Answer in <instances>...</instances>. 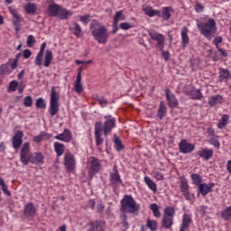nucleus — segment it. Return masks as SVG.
<instances>
[{"label":"nucleus","instance_id":"nucleus-25","mask_svg":"<svg viewBox=\"0 0 231 231\" xmlns=\"http://www.w3.org/2000/svg\"><path fill=\"white\" fill-rule=\"evenodd\" d=\"M223 102H225V99L223 98V96H221V95L212 96L208 99V104H209L210 107L219 106V104H223Z\"/></svg>","mask_w":231,"mask_h":231},{"label":"nucleus","instance_id":"nucleus-14","mask_svg":"<svg viewBox=\"0 0 231 231\" xmlns=\"http://www.w3.org/2000/svg\"><path fill=\"white\" fill-rule=\"evenodd\" d=\"M24 136V133L23 131H16L14 135L13 136V147L14 149H20L21 145H23V137Z\"/></svg>","mask_w":231,"mask_h":231},{"label":"nucleus","instance_id":"nucleus-63","mask_svg":"<svg viewBox=\"0 0 231 231\" xmlns=\"http://www.w3.org/2000/svg\"><path fill=\"white\" fill-rule=\"evenodd\" d=\"M23 55L25 59H30V57H32V51H30L29 49L24 50Z\"/></svg>","mask_w":231,"mask_h":231},{"label":"nucleus","instance_id":"nucleus-37","mask_svg":"<svg viewBox=\"0 0 231 231\" xmlns=\"http://www.w3.org/2000/svg\"><path fill=\"white\" fill-rule=\"evenodd\" d=\"M24 10L26 14H29L31 15H33L37 12V5L33 3H29L24 5Z\"/></svg>","mask_w":231,"mask_h":231},{"label":"nucleus","instance_id":"nucleus-30","mask_svg":"<svg viewBox=\"0 0 231 231\" xmlns=\"http://www.w3.org/2000/svg\"><path fill=\"white\" fill-rule=\"evenodd\" d=\"M167 115V106L165 105V102L161 101L159 105V109L157 112V116L160 120L164 118V116Z\"/></svg>","mask_w":231,"mask_h":231},{"label":"nucleus","instance_id":"nucleus-10","mask_svg":"<svg viewBox=\"0 0 231 231\" xmlns=\"http://www.w3.org/2000/svg\"><path fill=\"white\" fill-rule=\"evenodd\" d=\"M194 149H196V145L189 143L185 139H182L179 143V151L181 154H189Z\"/></svg>","mask_w":231,"mask_h":231},{"label":"nucleus","instance_id":"nucleus-46","mask_svg":"<svg viewBox=\"0 0 231 231\" xmlns=\"http://www.w3.org/2000/svg\"><path fill=\"white\" fill-rule=\"evenodd\" d=\"M33 104V99L31 97V96H27L23 98V106L25 107H32Z\"/></svg>","mask_w":231,"mask_h":231},{"label":"nucleus","instance_id":"nucleus-43","mask_svg":"<svg viewBox=\"0 0 231 231\" xmlns=\"http://www.w3.org/2000/svg\"><path fill=\"white\" fill-rule=\"evenodd\" d=\"M10 73H12V69H10L8 62L0 66V75H10Z\"/></svg>","mask_w":231,"mask_h":231},{"label":"nucleus","instance_id":"nucleus-56","mask_svg":"<svg viewBox=\"0 0 231 231\" xmlns=\"http://www.w3.org/2000/svg\"><path fill=\"white\" fill-rule=\"evenodd\" d=\"M207 133L209 138H218V136L216 135V132L214 131V128L212 127H208L207 130Z\"/></svg>","mask_w":231,"mask_h":231},{"label":"nucleus","instance_id":"nucleus-26","mask_svg":"<svg viewBox=\"0 0 231 231\" xmlns=\"http://www.w3.org/2000/svg\"><path fill=\"white\" fill-rule=\"evenodd\" d=\"M143 181L153 194L158 192V185H156V182H154V180H152L149 176H144Z\"/></svg>","mask_w":231,"mask_h":231},{"label":"nucleus","instance_id":"nucleus-23","mask_svg":"<svg viewBox=\"0 0 231 231\" xmlns=\"http://www.w3.org/2000/svg\"><path fill=\"white\" fill-rule=\"evenodd\" d=\"M60 5L55 4V2L51 1V3L49 5V15L50 17H57L59 15V13L60 12Z\"/></svg>","mask_w":231,"mask_h":231},{"label":"nucleus","instance_id":"nucleus-41","mask_svg":"<svg viewBox=\"0 0 231 231\" xmlns=\"http://www.w3.org/2000/svg\"><path fill=\"white\" fill-rule=\"evenodd\" d=\"M125 15L124 14V11H118L116 13L115 16H114V23L116 24H118V23H120V21H125Z\"/></svg>","mask_w":231,"mask_h":231},{"label":"nucleus","instance_id":"nucleus-34","mask_svg":"<svg viewBox=\"0 0 231 231\" xmlns=\"http://www.w3.org/2000/svg\"><path fill=\"white\" fill-rule=\"evenodd\" d=\"M58 15L60 19L64 21L66 19H69V17L73 15V12L60 7V13L58 14Z\"/></svg>","mask_w":231,"mask_h":231},{"label":"nucleus","instance_id":"nucleus-60","mask_svg":"<svg viewBox=\"0 0 231 231\" xmlns=\"http://www.w3.org/2000/svg\"><path fill=\"white\" fill-rule=\"evenodd\" d=\"M122 219V223H123V226L125 230H127L129 228V223L127 222V216L123 215L121 217Z\"/></svg>","mask_w":231,"mask_h":231},{"label":"nucleus","instance_id":"nucleus-33","mask_svg":"<svg viewBox=\"0 0 231 231\" xmlns=\"http://www.w3.org/2000/svg\"><path fill=\"white\" fill-rule=\"evenodd\" d=\"M172 225H174V218H171V217H162V226H164V228L171 229L172 228Z\"/></svg>","mask_w":231,"mask_h":231},{"label":"nucleus","instance_id":"nucleus-31","mask_svg":"<svg viewBox=\"0 0 231 231\" xmlns=\"http://www.w3.org/2000/svg\"><path fill=\"white\" fill-rule=\"evenodd\" d=\"M218 78L220 82H223L224 80H230L231 73L226 69H220Z\"/></svg>","mask_w":231,"mask_h":231},{"label":"nucleus","instance_id":"nucleus-18","mask_svg":"<svg viewBox=\"0 0 231 231\" xmlns=\"http://www.w3.org/2000/svg\"><path fill=\"white\" fill-rule=\"evenodd\" d=\"M197 155L202 158V160L208 162L214 156V151L212 149L203 148L197 152Z\"/></svg>","mask_w":231,"mask_h":231},{"label":"nucleus","instance_id":"nucleus-32","mask_svg":"<svg viewBox=\"0 0 231 231\" xmlns=\"http://www.w3.org/2000/svg\"><path fill=\"white\" fill-rule=\"evenodd\" d=\"M230 120V116L228 115H223L222 117L219 119L217 127L218 129H225L226 127V125L228 124V121Z\"/></svg>","mask_w":231,"mask_h":231},{"label":"nucleus","instance_id":"nucleus-48","mask_svg":"<svg viewBox=\"0 0 231 231\" xmlns=\"http://www.w3.org/2000/svg\"><path fill=\"white\" fill-rule=\"evenodd\" d=\"M36 107L38 109H45L46 108V104L44 103V99H42V97H40L36 100Z\"/></svg>","mask_w":231,"mask_h":231},{"label":"nucleus","instance_id":"nucleus-49","mask_svg":"<svg viewBox=\"0 0 231 231\" xmlns=\"http://www.w3.org/2000/svg\"><path fill=\"white\" fill-rule=\"evenodd\" d=\"M79 21L83 23V24H88L89 21H91V14H85V15H80L79 16Z\"/></svg>","mask_w":231,"mask_h":231},{"label":"nucleus","instance_id":"nucleus-64","mask_svg":"<svg viewBox=\"0 0 231 231\" xmlns=\"http://www.w3.org/2000/svg\"><path fill=\"white\" fill-rule=\"evenodd\" d=\"M226 171L228 172V174H231V160L226 162Z\"/></svg>","mask_w":231,"mask_h":231},{"label":"nucleus","instance_id":"nucleus-27","mask_svg":"<svg viewBox=\"0 0 231 231\" xmlns=\"http://www.w3.org/2000/svg\"><path fill=\"white\" fill-rule=\"evenodd\" d=\"M53 149L58 158H60L64 154V151H66V146L62 143L55 142L53 143Z\"/></svg>","mask_w":231,"mask_h":231},{"label":"nucleus","instance_id":"nucleus-54","mask_svg":"<svg viewBox=\"0 0 231 231\" xmlns=\"http://www.w3.org/2000/svg\"><path fill=\"white\" fill-rule=\"evenodd\" d=\"M96 144L102 145L104 143V138H102L101 134H95Z\"/></svg>","mask_w":231,"mask_h":231},{"label":"nucleus","instance_id":"nucleus-15","mask_svg":"<svg viewBox=\"0 0 231 231\" xmlns=\"http://www.w3.org/2000/svg\"><path fill=\"white\" fill-rule=\"evenodd\" d=\"M166 98L168 100L170 107L176 108L178 107V106H180L178 98H176V96H174V93H172L170 88L166 89Z\"/></svg>","mask_w":231,"mask_h":231},{"label":"nucleus","instance_id":"nucleus-53","mask_svg":"<svg viewBox=\"0 0 231 231\" xmlns=\"http://www.w3.org/2000/svg\"><path fill=\"white\" fill-rule=\"evenodd\" d=\"M18 87H19V82H17L16 80H13L9 84V91H16Z\"/></svg>","mask_w":231,"mask_h":231},{"label":"nucleus","instance_id":"nucleus-40","mask_svg":"<svg viewBox=\"0 0 231 231\" xmlns=\"http://www.w3.org/2000/svg\"><path fill=\"white\" fill-rule=\"evenodd\" d=\"M190 178L192 180L193 185H196V187H199L202 184L203 179L201 178V175L193 173L190 175Z\"/></svg>","mask_w":231,"mask_h":231},{"label":"nucleus","instance_id":"nucleus-39","mask_svg":"<svg viewBox=\"0 0 231 231\" xmlns=\"http://www.w3.org/2000/svg\"><path fill=\"white\" fill-rule=\"evenodd\" d=\"M171 12H172V7L171 6L164 7L162 14V21H169V19H171Z\"/></svg>","mask_w":231,"mask_h":231},{"label":"nucleus","instance_id":"nucleus-51","mask_svg":"<svg viewBox=\"0 0 231 231\" xmlns=\"http://www.w3.org/2000/svg\"><path fill=\"white\" fill-rule=\"evenodd\" d=\"M208 143L213 145L214 147H217V149H219V140H217V137H210Z\"/></svg>","mask_w":231,"mask_h":231},{"label":"nucleus","instance_id":"nucleus-7","mask_svg":"<svg viewBox=\"0 0 231 231\" xmlns=\"http://www.w3.org/2000/svg\"><path fill=\"white\" fill-rule=\"evenodd\" d=\"M30 143H24L22 145L21 152H20V161L22 162L23 165H28L32 162V153L30 152Z\"/></svg>","mask_w":231,"mask_h":231},{"label":"nucleus","instance_id":"nucleus-38","mask_svg":"<svg viewBox=\"0 0 231 231\" xmlns=\"http://www.w3.org/2000/svg\"><path fill=\"white\" fill-rule=\"evenodd\" d=\"M150 210H152L153 216L155 217H162V211H160V207H158V204L152 203L150 204Z\"/></svg>","mask_w":231,"mask_h":231},{"label":"nucleus","instance_id":"nucleus-13","mask_svg":"<svg viewBox=\"0 0 231 231\" xmlns=\"http://www.w3.org/2000/svg\"><path fill=\"white\" fill-rule=\"evenodd\" d=\"M54 138L55 140H59L60 142L69 143V142L73 140V135L71 134V131H69V129H64L63 133L55 135Z\"/></svg>","mask_w":231,"mask_h":231},{"label":"nucleus","instance_id":"nucleus-28","mask_svg":"<svg viewBox=\"0 0 231 231\" xmlns=\"http://www.w3.org/2000/svg\"><path fill=\"white\" fill-rule=\"evenodd\" d=\"M74 90L79 95L84 91V87L82 86V78H80V74H77L76 80L74 82Z\"/></svg>","mask_w":231,"mask_h":231},{"label":"nucleus","instance_id":"nucleus-5","mask_svg":"<svg viewBox=\"0 0 231 231\" xmlns=\"http://www.w3.org/2000/svg\"><path fill=\"white\" fill-rule=\"evenodd\" d=\"M59 100H60V94L55 90V87H51L50 101L51 116H55L59 113Z\"/></svg>","mask_w":231,"mask_h":231},{"label":"nucleus","instance_id":"nucleus-9","mask_svg":"<svg viewBox=\"0 0 231 231\" xmlns=\"http://www.w3.org/2000/svg\"><path fill=\"white\" fill-rule=\"evenodd\" d=\"M64 165L69 172H73V171H75L77 162L75 160V155H73V153L69 152L64 153Z\"/></svg>","mask_w":231,"mask_h":231},{"label":"nucleus","instance_id":"nucleus-2","mask_svg":"<svg viewBox=\"0 0 231 231\" xmlns=\"http://www.w3.org/2000/svg\"><path fill=\"white\" fill-rule=\"evenodd\" d=\"M46 50V42L42 43L40 47V51L37 53L34 64L41 68V66H44V68H50L51 66V61L53 60V52L50 50L46 51L44 55V51Z\"/></svg>","mask_w":231,"mask_h":231},{"label":"nucleus","instance_id":"nucleus-24","mask_svg":"<svg viewBox=\"0 0 231 231\" xmlns=\"http://www.w3.org/2000/svg\"><path fill=\"white\" fill-rule=\"evenodd\" d=\"M143 11L144 12L145 15H148V17H160L162 15V11L154 10L149 5L144 6Z\"/></svg>","mask_w":231,"mask_h":231},{"label":"nucleus","instance_id":"nucleus-29","mask_svg":"<svg viewBox=\"0 0 231 231\" xmlns=\"http://www.w3.org/2000/svg\"><path fill=\"white\" fill-rule=\"evenodd\" d=\"M110 182L113 185L122 183V179L120 178V173H118V170L114 169V171L110 173Z\"/></svg>","mask_w":231,"mask_h":231},{"label":"nucleus","instance_id":"nucleus-42","mask_svg":"<svg viewBox=\"0 0 231 231\" xmlns=\"http://www.w3.org/2000/svg\"><path fill=\"white\" fill-rule=\"evenodd\" d=\"M174 214H176V210L174 209V208L171 206L165 208L163 214L164 217H171L174 219Z\"/></svg>","mask_w":231,"mask_h":231},{"label":"nucleus","instance_id":"nucleus-21","mask_svg":"<svg viewBox=\"0 0 231 231\" xmlns=\"http://www.w3.org/2000/svg\"><path fill=\"white\" fill-rule=\"evenodd\" d=\"M31 163H33L34 165H42L44 163V155L41 152L32 153Z\"/></svg>","mask_w":231,"mask_h":231},{"label":"nucleus","instance_id":"nucleus-6","mask_svg":"<svg viewBox=\"0 0 231 231\" xmlns=\"http://www.w3.org/2000/svg\"><path fill=\"white\" fill-rule=\"evenodd\" d=\"M148 35L152 41H155V48L160 50V51H163V48H165V36L154 30L148 31Z\"/></svg>","mask_w":231,"mask_h":231},{"label":"nucleus","instance_id":"nucleus-3","mask_svg":"<svg viewBox=\"0 0 231 231\" xmlns=\"http://www.w3.org/2000/svg\"><path fill=\"white\" fill-rule=\"evenodd\" d=\"M197 26L200 33L208 41H211L212 37L216 35V32H217L216 20L212 18L208 19L206 23H200L199 20H197Z\"/></svg>","mask_w":231,"mask_h":231},{"label":"nucleus","instance_id":"nucleus-50","mask_svg":"<svg viewBox=\"0 0 231 231\" xmlns=\"http://www.w3.org/2000/svg\"><path fill=\"white\" fill-rule=\"evenodd\" d=\"M21 21H23L21 14H18V16L13 17V24L15 26V28H19V26H21Z\"/></svg>","mask_w":231,"mask_h":231},{"label":"nucleus","instance_id":"nucleus-11","mask_svg":"<svg viewBox=\"0 0 231 231\" xmlns=\"http://www.w3.org/2000/svg\"><path fill=\"white\" fill-rule=\"evenodd\" d=\"M104 118L106 121L103 125V132H104V134H109V133H111V131L115 129V125H116V119L115 118L109 119V116H105Z\"/></svg>","mask_w":231,"mask_h":231},{"label":"nucleus","instance_id":"nucleus-8","mask_svg":"<svg viewBox=\"0 0 231 231\" xmlns=\"http://www.w3.org/2000/svg\"><path fill=\"white\" fill-rule=\"evenodd\" d=\"M180 189L182 196L187 199V201H192V195H190L189 180L185 177H180Z\"/></svg>","mask_w":231,"mask_h":231},{"label":"nucleus","instance_id":"nucleus-55","mask_svg":"<svg viewBox=\"0 0 231 231\" xmlns=\"http://www.w3.org/2000/svg\"><path fill=\"white\" fill-rule=\"evenodd\" d=\"M35 42V37L33 35H29L27 37V46L28 48H32L33 46V43Z\"/></svg>","mask_w":231,"mask_h":231},{"label":"nucleus","instance_id":"nucleus-57","mask_svg":"<svg viewBox=\"0 0 231 231\" xmlns=\"http://www.w3.org/2000/svg\"><path fill=\"white\" fill-rule=\"evenodd\" d=\"M119 28H121V30H131L133 25L129 23H121Z\"/></svg>","mask_w":231,"mask_h":231},{"label":"nucleus","instance_id":"nucleus-35","mask_svg":"<svg viewBox=\"0 0 231 231\" xmlns=\"http://www.w3.org/2000/svg\"><path fill=\"white\" fill-rule=\"evenodd\" d=\"M69 30L78 38L82 35V27L78 23H73V26L69 27Z\"/></svg>","mask_w":231,"mask_h":231},{"label":"nucleus","instance_id":"nucleus-17","mask_svg":"<svg viewBox=\"0 0 231 231\" xmlns=\"http://www.w3.org/2000/svg\"><path fill=\"white\" fill-rule=\"evenodd\" d=\"M88 163L90 165L91 172L97 173L99 172L100 169H102V163H100V160L93 156L89 157Z\"/></svg>","mask_w":231,"mask_h":231},{"label":"nucleus","instance_id":"nucleus-1","mask_svg":"<svg viewBox=\"0 0 231 231\" xmlns=\"http://www.w3.org/2000/svg\"><path fill=\"white\" fill-rule=\"evenodd\" d=\"M90 32L94 39L98 44H106L109 39V31L106 25L98 22V20H93L90 23Z\"/></svg>","mask_w":231,"mask_h":231},{"label":"nucleus","instance_id":"nucleus-36","mask_svg":"<svg viewBox=\"0 0 231 231\" xmlns=\"http://www.w3.org/2000/svg\"><path fill=\"white\" fill-rule=\"evenodd\" d=\"M146 228H148L151 231L158 230V221L148 217L146 219Z\"/></svg>","mask_w":231,"mask_h":231},{"label":"nucleus","instance_id":"nucleus-22","mask_svg":"<svg viewBox=\"0 0 231 231\" xmlns=\"http://www.w3.org/2000/svg\"><path fill=\"white\" fill-rule=\"evenodd\" d=\"M35 212H37V210L35 209L33 203H28L25 205L23 209V216L25 217H33V216H35Z\"/></svg>","mask_w":231,"mask_h":231},{"label":"nucleus","instance_id":"nucleus-45","mask_svg":"<svg viewBox=\"0 0 231 231\" xmlns=\"http://www.w3.org/2000/svg\"><path fill=\"white\" fill-rule=\"evenodd\" d=\"M0 187H2V190L4 194H5L6 196H12V193L10 192V190H8V186H6V183H5V179H3V177L1 176H0Z\"/></svg>","mask_w":231,"mask_h":231},{"label":"nucleus","instance_id":"nucleus-44","mask_svg":"<svg viewBox=\"0 0 231 231\" xmlns=\"http://www.w3.org/2000/svg\"><path fill=\"white\" fill-rule=\"evenodd\" d=\"M114 143L116 151H124V144H122V141L116 135H114Z\"/></svg>","mask_w":231,"mask_h":231},{"label":"nucleus","instance_id":"nucleus-19","mask_svg":"<svg viewBox=\"0 0 231 231\" xmlns=\"http://www.w3.org/2000/svg\"><path fill=\"white\" fill-rule=\"evenodd\" d=\"M180 37H181L182 48L183 50H185L189 42H190V38H189V28L187 26H183L181 28Z\"/></svg>","mask_w":231,"mask_h":231},{"label":"nucleus","instance_id":"nucleus-47","mask_svg":"<svg viewBox=\"0 0 231 231\" xmlns=\"http://www.w3.org/2000/svg\"><path fill=\"white\" fill-rule=\"evenodd\" d=\"M44 136H46V133L42 132L39 135H35L33 137V142L35 143H41V142H42V140H44Z\"/></svg>","mask_w":231,"mask_h":231},{"label":"nucleus","instance_id":"nucleus-58","mask_svg":"<svg viewBox=\"0 0 231 231\" xmlns=\"http://www.w3.org/2000/svg\"><path fill=\"white\" fill-rule=\"evenodd\" d=\"M154 178L155 180H157V181H163L164 177H163V173L160 172V171H154Z\"/></svg>","mask_w":231,"mask_h":231},{"label":"nucleus","instance_id":"nucleus-20","mask_svg":"<svg viewBox=\"0 0 231 231\" xmlns=\"http://www.w3.org/2000/svg\"><path fill=\"white\" fill-rule=\"evenodd\" d=\"M187 96L192 98L193 100H201L203 98V93L199 89L191 88L186 92Z\"/></svg>","mask_w":231,"mask_h":231},{"label":"nucleus","instance_id":"nucleus-59","mask_svg":"<svg viewBox=\"0 0 231 231\" xmlns=\"http://www.w3.org/2000/svg\"><path fill=\"white\" fill-rule=\"evenodd\" d=\"M215 46L217 49H219V44H221V42H223V37L221 36H217L214 41H213Z\"/></svg>","mask_w":231,"mask_h":231},{"label":"nucleus","instance_id":"nucleus-4","mask_svg":"<svg viewBox=\"0 0 231 231\" xmlns=\"http://www.w3.org/2000/svg\"><path fill=\"white\" fill-rule=\"evenodd\" d=\"M140 210V204L134 200L131 195H125L121 199V212H127L128 214H136Z\"/></svg>","mask_w":231,"mask_h":231},{"label":"nucleus","instance_id":"nucleus-12","mask_svg":"<svg viewBox=\"0 0 231 231\" xmlns=\"http://www.w3.org/2000/svg\"><path fill=\"white\" fill-rule=\"evenodd\" d=\"M192 225V217L187 213L183 214L179 231H187Z\"/></svg>","mask_w":231,"mask_h":231},{"label":"nucleus","instance_id":"nucleus-61","mask_svg":"<svg viewBox=\"0 0 231 231\" xmlns=\"http://www.w3.org/2000/svg\"><path fill=\"white\" fill-rule=\"evenodd\" d=\"M19 61L15 60H9V61L7 62V64L9 65V67L11 68V71L13 69H15V68H17V63Z\"/></svg>","mask_w":231,"mask_h":231},{"label":"nucleus","instance_id":"nucleus-52","mask_svg":"<svg viewBox=\"0 0 231 231\" xmlns=\"http://www.w3.org/2000/svg\"><path fill=\"white\" fill-rule=\"evenodd\" d=\"M194 9H195V12H197V14H201L205 11V6H203V5L197 2L194 6Z\"/></svg>","mask_w":231,"mask_h":231},{"label":"nucleus","instance_id":"nucleus-16","mask_svg":"<svg viewBox=\"0 0 231 231\" xmlns=\"http://www.w3.org/2000/svg\"><path fill=\"white\" fill-rule=\"evenodd\" d=\"M214 187H216V184L214 183H202L198 187L199 194H201V196L205 198L207 194L212 192V189H214Z\"/></svg>","mask_w":231,"mask_h":231},{"label":"nucleus","instance_id":"nucleus-62","mask_svg":"<svg viewBox=\"0 0 231 231\" xmlns=\"http://www.w3.org/2000/svg\"><path fill=\"white\" fill-rule=\"evenodd\" d=\"M102 132V122H97L95 124V134H100Z\"/></svg>","mask_w":231,"mask_h":231}]
</instances>
